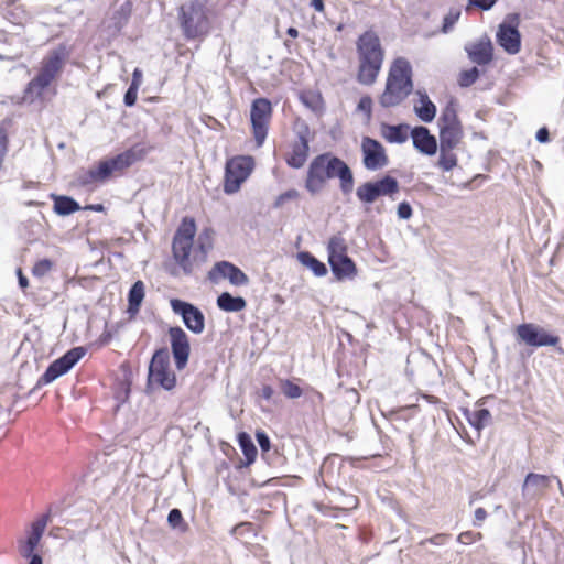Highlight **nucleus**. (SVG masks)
I'll return each mask as SVG.
<instances>
[{
    "label": "nucleus",
    "instance_id": "72a5a7b5",
    "mask_svg": "<svg viewBox=\"0 0 564 564\" xmlns=\"http://www.w3.org/2000/svg\"><path fill=\"white\" fill-rule=\"evenodd\" d=\"M48 522L47 516H42L31 523L30 532L28 535V541L33 543V545H39L42 535L46 529Z\"/></svg>",
    "mask_w": 564,
    "mask_h": 564
},
{
    "label": "nucleus",
    "instance_id": "4be33fe9",
    "mask_svg": "<svg viewBox=\"0 0 564 564\" xmlns=\"http://www.w3.org/2000/svg\"><path fill=\"white\" fill-rule=\"evenodd\" d=\"M466 51L470 61L478 65H487L494 58V46L489 39L471 44Z\"/></svg>",
    "mask_w": 564,
    "mask_h": 564
},
{
    "label": "nucleus",
    "instance_id": "37998d69",
    "mask_svg": "<svg viewBox=\"0 0 564 564\" xmlns=\"http://www.w3.org/2000/svg\"><path fill=\"white\" fill-rule=\"evenodd\" d=\"M36 547L37 545H33V543L28 541V539L19 541V553L25 558H31L34 555L33 552Z\"/></svg>",
    "mask_w": 564,
    "mask_h": 564
},
{
    "label": "nucleus",
    "instance_id": "603ef678",
    "mask_svg": "<svg viewBox=\"0 0 564 564\" xmlns=\"http://www.w3.org/2000/svg\"><path fill=\"white\" fill-rule=\"evenodd\" d=\"M448 539V534H445V533H438V534H435L434 536L430 538L427 541L431 543V544H435V545H442L445 543V541Z\"/></svg>",
    "mask_w": 564,
    "mask_h": 564
},
{
    "label": "nucleus",
    "instance_id": "a878e982",
    "mask_svg": "<svg viewBox=\"0 0 564 564\" xmlns=\"http://www.w3.org/2000/svg\"><path fill=\"white\" fill-rule=\"evenodd\" d=\"M217 305L225 312H240L246 308L247 302L241 296H232L230 293L224 292L217 297Z\"/></svg>",
    "mask_w": 564,
    "mask_h": 564
},
{
    "label": "nucleus",
    "instance_id": "2eb2a0df",
    "mask_svg": "<svg viewBox=\"0 0 564 564\" xmlns=\"http://www.w3.org/2000/svg\"><path fill=\"white\" fill-rule=\"evenodd\" d=\"M360 149L362 154V164L367 170L378 171L388 165L389 156L386 149L379 141L370 137H364L361 139Z\"/></svg>",
    "mask_w": 564,
    "mask_h": 564
},
{
    "label": "nucleus",
    "instance_id": "6e6552de",
    "mask_svg": "<svg viewBox=\"0 0 564 564\" xmlns=\"http://www.w3.org/2000/svg\"><path fill=\"white\" fill-rule=\"evenodd\" d=\"M254 169L256 160L252 155L238 154L227 159L223 182L224 193L232 195L239 192Z\"/></svg>",
    "mask_w": 564,
    "mask_h": 564
},
{
    "label": "nucleus",
    "instance_id": "393cba45",
    "mask_svg": "<svg viewBox=\"0 0 564 564\" xmlns=\"http://www.w3.org/2000/svg\"><path fill=\"white\" fill-rule=\"evenodd\" d=\"M456 148V145L440 144V156L437 161V166L442 171L449 172L457 166L458 159L454 152Z\"/></svg>",
    "mask_w": 564,
    "mask_h": 564
},
{
    "label": "nucleus",
    "instance_id": "a211bd4d",
    "mask_svg": "<svg viewBox=\"0 0 564 564\" xmlns=\"http://www.w3.org/2000/svg\"><path fill=\"white\" fill-rule=\"evenodd\" d=\"M209 275L212 280H216V275L227 279L236 286L245 285L249 281L248 276L238 267L227 261L217 262Z\"/></svg>",
    "mask_w": 564,
    "mask_h": 564
},
{
    "label": "nucleus",
    "instance_id": "5fc2aeb1",
    "mask_svg": "<svg viewBox=\"0 0 564 564\" xmlns=\"http://www.w3.org/2000/svg\"><path fill=\"white\" fill-rule=\"evenodd\" d=\"M274 394V390L271 386L269 384H264L261 390H260V395L264 399V400H271L272 397Z\"/></svg>",
    "mask_w": 564,
    "mask_h": 564
},
{
    "label": "nucleus",
    "instance_id": "4c0bfd02",
    "mask_svg": "<svg viewBox=\"0 0 564 564\" xmlns=\"http://www.w3.org/2000/svg\"><path fill=\"white\" fill-rule=\"evenodd\" d=\"M169 525L173 529L180 528L183 532L187 531L188 525L184 521L183 514L180 509H172L167 516Z\"/></svg>",
    "mask_w": 564,
    "mask_h": 564
},
{
    "label": "nucleus",
    "instance_id": "f3484780",
    "mask_svg": "<svg viewBox=\"0 0 564 564\" xmlns=\"http://www.w3.org/2000/svg\"><path fill=\"white\" fill-rule=\"evenodd\" d=\"M167 334L175 366L182 370L186 367L191 354L188 335L180 326L170 327Z\"/></svg>",
    "mask_w": 564,
    "mask_h": 564
},
{
    "label": "nucleus",
    "instance_id": "bb28decb",
    "mask_svg": "<svg viewBox=\"0 0 564 564\" xmlns=\"http://www.w3.org/2000/svg\"><path fill=\"white\" fill-rule=\"evenodd\" d=\"M419 105L414 106L417 117L424 122H432L436 115V106L426 94H420Z\"/></svg>",
    "mask_w": 564,
    "mask_h": 564
},
{
    "label": "nucleus",
    "instance_id": "49530a36",
    "mask_svg": "<svg viewBox=\"0 0 564 564\" xmlns=\"http://www.w3.org/2000/svg\"><path fill=\"white\" fill-rule=\"evenodd\" d=\"M258 444L263 452H269L271 447L270 438L264 432H257Z\"/></svg>",
    "mask_w": 564,
    "mask_h": 564
},
{
    "label": "nucleus",
    "instance_id": "9d476101",
    "mask_svg": "<svg viewBox=\"0 0 564 564\" xmlns=\"http://www.w3.org/2000/svg\"><path fill=\"white\" fill-rule=\"evenodd\" d=\"M440 144L458 147L464 138V127L458 117L457 104L449 100L437 120Z\"/></svg>",
    "mask_w": 564,
    "mask_h": 564
},
{
    "label": "nucleus",
    "instance_id": "79ce46f5",
    "mask_svg": "<svg viewBox=\"0 0 564 564\" xmlns=\"http://www.w3.org/2000/svg\"><path fill=\"white\" fill-rule=\"evenodd\" d=\"M482 539V534L480 532L474 531H464L457 536V541L462 544L468 545L480 541Z\"/></svg>",
    "mask_w": 564,
    "mask_h": 564
},
{
    "label": "nucleus",
    "instance_id": "6ab92c4d",
    "mask_svg": "<svg viewBox=\"0 0 564 564\" xmlns=\"http://www.w3.org/2000/svg\"><path fill=\"white\" fill-rule=\"evenodd\" d=\"M497 42L508 54H517L521 48L520 32L516 26L502 23L497 31Z\"/></svg>",
    "mask_w": 564,
    "mask_h": 564
},
{
    "label": "nucleus",
    "instance_id": "13d9d810",
    "mask_svg": "<svg viewBox=\"0 0 564 564\" xmlns=\"http://www.w3.org/2000/svg\"><path fill=\"white\" fill-rule=\"evenodd\" d=\"M85 210H93V212H104L105 210V207L102 204H93V205H87L84 207Z\"/></svg>",
    "mask_w": 564,
    "mask_h": 564
},
{
    "label": "nucleus",
    "instance_id": "c03bdc74",
    "mask_svg": "<svg viewBox=\"0 0 564 564\" xmlns=\"http://www.w3.org/2000/svg\"><path fill=\"white\" fill-rule=\"evenodd\" d=\"M372 99L370 96L366 95V96H362L360 99H359V102H358V110L365 112L367 116H371V112H372Z\"/></svg>",
    "mask_w": 564,
    "mask_h": 564
},
{
    "label": "nucleus",
    "instance_id": "58836bf2",
    "mask_svg": "<svg viewBox=\"0 0 564 564\" xmlns=\"http://www.w3.org/2000/svg\"><path fill=\"white\" fill-rule=\"evenodd\" d=\"M479 77V70L477 67H471L469 69L460 72L458 76V84L462 87L471 86Z\"/></svg>",
    "mask_w": 564,
    "mask_h": 564
},
{
    "label": "nucleus",
    "instance_id": "473e14b6",
    "mask_svg": "<svg viewBox=\"0 0 564 564\" xmlns=\"http://www.w3.org/2000/svg\"><path fill=\"white\" fill-rule=\"evenodd\" d=\"M239 446L246 457V464L250 465L256 460L257 457V448L251 440V437L242 432L238 436Z\"/></svg>",
    "mask_w": 564,
    "mask_h": 564
},
{
    "label": "nucleus",
    "instance_id": "a19ab883",
    "mask_svg": "<svg viewBox=\"0 0 564 564\" xmlns=\"http://www.w3.org/2000/svg\"><path fill=\"white\" fill-rule=\"evenodd\" d=\"M459 17H460V11L458 9H452L444 17L442 32L448 33L452 30V28L455 25V23L458 21Z\"/></svg>",
    "mask_w": 564,
    "mask_h": 564
},
{
    "label": "nucleus",
    "instance_id": "6e6d98bb",
    "mask_svg": "<svg viewBox=\"0 0 564 564\" xmlns=\"http://www.w3.org/2000/svg\"><path fill=\"white\" fill-rule=\"evenodd\" d=\"M18 279H19V285L21 286V289L24 290L29 286V281H28L26 276L23 274L21 269L18 270Z\"/></svg>",
    "mask_w": 564,
    "mask_h": 564
},
{
    "label": "nucleus",
    "instance_id": "dca6fc26",
    "mask_svg": "<svg viewBox=\"0 0 564 564\" xmlns=\"http://www.w3.org/2000/svg\"><path fill=\"white\" fill-rule=\"evenodd\" d=\"M170 304L173 312L182 316L185 326L191 332L194 334H202L204 332L205 316L198 307L178 299H172Z\"/></svg>",
    "mask_w": 564,
    "mask_h": 564
},
{
    "label": "nucleus",
    "instance_id": "ddd939ff",
    "mask_svg": "<svg viewBox=\"0 0 564 564\" xmlns=\"http://www.w3.org/2000/svg\"><path fill=\"white\" fill-rule=\"evenodd\" d=\"M399 188L398 181L390 175H386L378 181L361 184L358 186L356 195L361 203L371 204L380 196H392L399 192Z\"/></svg>",
    "mask_w": 564,
    "mask_h": 564
},
{
    "label": "nucleus",
    "instance_id": "a18cd8bd",
    "mask_svg": "<svg viewBox=\"0 0 564 564\" xmlns=\"http://www.w3.org/2000/svg\"><path fill=\"white\" fill-rule=\"evenodd\" d=\"M413 212L412 207L408 202H402L398 206V216L401 219H409L411 218Z\"/></svg>",
    "mask_w": 564,
    "mask_h": 564
},
{
    "label": "nucleus",
    "instance_id": "5701e85b",
    "mask_svg": "<svg viewBox=\"0 0 564 564\" xmlns=\"http://www.w3.org/2000/svg\"><path fill=\"white\" fill-rule=\"evenodd\" d=\"M334 275L338 280L351 278L356 274V265L354 261L347 256L338 257L328 261Z\"/></svg>",
    "mask_w": 564,
    "mask_h": 564
},
{
    "label": "nucleus",
    "instance_id": "f8f14e48",
    "mask_svg": "<svg viewBox=\"0 0 564 564\" xmlns=\"http://www.w3.org/2000/svg\"><path fill=\"white\" fill-rule=\"evenodd\" d=\"M514 334L518 343L520 344H524L530 347L551 346L556 348L560 352L563 351L558 346L561 338L536 324L522 323L516 327Z\"/></svg>",
    "mask_w": 564,
    "mask_h": 564
},
{
    "label": "nucleus",
    "instance_id": "09e8293b",
    "mask_svg": "<svg viewBox=\"0 0 564 564\" xmlns=\"http://www.w3.org/2000/svg\"><path fill=\"white\" fill-rule=\"evenodd\" d=\"M498 0H469L471 6H475L481 10L491 9Z\"/></svg>",
    "mask_w": 564,
    "mask_h": 564
},
{
    "label": "nucleus",
    "instance_id": "aec40b11",
    "mask_svg": "<svg viewBox=\"0 0 564 564\" xmlns=\"http://www.w3.org/2000/svg\"><path fill=\"white\" fill-rule=\"evenodd\" d=\"M308 153V140L305 135L300 134L291 144V149L285 155V162L290 167L301 169L306 163Z\"/></svg>",
    "mask_w": 564,
    "mask_h": 564
},
{
    "label": "nucleus",
    "instance_id": "412c9836",
    "mask_svg": "<svg viewBox=\"0 0 564 564\" xmlns=\"http://www.w3.org/2000/svg\"><path fill=\"white\" fill-rule=\"evenodd\" d=\"M411 137L413 140V145L420 152L426 155H433L437 151V142L436 138L432 135L427 128L425 127H415L411 131Z\"/></svg>",
    "mask_w": 564,
    "mask_h": 564
},
{
    "label": "nucleus",
    "instance_id": "cd10ccee",
    "mask_svg": "<svg viewBox=\"0 0 564 564\" xmlns=\"http://www.w3.org/2000/svg\"><path fill=\"white\" fill-rule=\"evenodd\" d=\"M144 299V283L139 280L130 289L128 295V312L137 314Z\"/></svg>",
    "mask_w": 564,
    "mask_h": 564
},
{
    "label": "nucleus",
    "instance_id": "b1692460",
    "mask_svg": "<svg viewBox=\"0 0 564 564\" xmlns=\"http://www.w3.org/2000/svg\"><path fill=\"white\" fill-rule=\"evenodd\" d=\"M53 209L57 215L66 216L80 209L79 204L69 196L52 194Z\"/></svg>",
    "mask_w": 564,
    "mask_h": 564
},
{
    "label": "nucleus",
    "instance_id": "9b49d317",
    "mask_svg": "<svg viewBox=\"0 0 564 564\" xmlns=\"http://www.w3.org/2000/svg\"><path fill=\"white\" fill-rule=\"evenodd\" d=\"M273 108L269 99L256 98L250 107L251 134L257 148L265 142L272 120Z\"/></svg>",
    "mask_w": 564,
    "mask_h": 564
},
{
    "label": "nucleus",
    "instance_id": "0eeeda50",
    "mask_svg": "<svg viewBox=\"0 0 564 564\" xmlns=\"http://www.w3.org/2000/svg\"><path fill=\"white\" fill-rule=\"evenodd\" d=\"M178 22L187 40L204 39L210 31L205 0H191L178 8Z\"/></svg>",
    "mask_w": 564,
    "mask_h": 564
},
{
    "label": "nucleus",
    "instance_id": "e433bc0d",
    "mask_svg": "<svg viewBox=\"0 0 564 564\" xmlns=\"http://www.w3.org/2000/svg\"><path fill=\"white\" fill-rule=\"evenodd\" d=\"M54 268V262L50 259L37 260L32 267V274L35 278H43Z\"/></svg>",
    "mask_w": 564,
    "mask_h": 564
},
{
    "label": "nucleus",
    "instance_id": "8fccbe9b",
    "mask_svg": "<svg viewBox=\"0 0 564 564\" xmlns=\"http://www.w3.org/2000/svg\"><path fill=\"white\" fill-rule=\"evenodd\" d=\"M487 516H488V513H487V511L484 508H481V507L477 508L475 510V521H474V524L475 525H480L481 522L486 520Z\"/></svg>",
    "mask_w": 564,
    "mask_h": 564
},
{
    "label": "nucleus",
    "instance_id": "f704fd0d",
    "mask_svg": "<svg viewBox=\"0 0 564 564\" xmlns=\"http://www.w3.org/2000/svg\"><path fill=\"white\" fill-rule=\"evenodd\" d=\"M491 420V414L488 409L481 408L471 412L468 416L469 424L476 430H482Z\"/></svg>",
    "mask_w": 564,
    "mask_h": 564
},
{
    "label": "nucleus",
    "instance_id": "7c9ffc66",
    "mask_svg": "<svg viewBox=\"0 0 564 564\" xmlns=\"http://www.w3.org/2000/svg\"><path fill=\"white\" fill-rule=\"evenodd\" d=\"M299 261L311 269L316 276H324L327 273L326 265L307 251L297 254Z\"/></svg>",
    "mask_w": 564,
    "mask_h": 564
},
{
    "label": "nucleus",
    "instance_id": "4468645a",
    "mask_svg": "<svg viewBox=\"0 0 564 564\" xmlns=\"http://www.w3.org/2000/svg\"><path fill=\"white\" fill-rule=\"evenodd\" d=\"M86 354L84 347H75L54 360L39 379V384H48L69 371Z\"/></svg>",
    "mask_w": 564,
    "mask_h": 564
},
{
    "label": "nucleus",
    "instance_id": "680f3d73",
    "mask_svg": "<svg viewBox=\"0 0 564 564\" xmlns=\"http://www.w3.org/2000/svg\"><path fill=\"white\" fill-rule=\"evenodd\" d=\"M408 409H417V405L413 404V405L408 406Z\"/></svg>",
    "mask_w": 564,
    "mask_h": 564
},
{
    "label": "nucleus",
    "instance_id": "4d7b16f0",
    "mask_svg": "<svg viewBox=\"0 0 564 564\" xmlns=\"http://www.w3.org/2000/svg\"><path fill=\"white\" fill-rule=\"evenodd\" d=\"M311 6L317 11L323 12L325 9L324 0H311Z\"/></svg>",
    "mask_w": 564,
    "mask_h": 564
},
{
    "label": "nucleus",
    "instance_id": "423d86ee",
    "mask_svg": "<svg viewBox=\"0 0 564 564\" xmlns=\"http://www.w3.org/2000/svg\"><path fill=\"white\" fill-rule=\"evenodd\" d=\"M412 67L404 57H397L392 61L383 91L378 97L382 108L389 109L401 105L412 93Z\"/></svg>",
    "mask_w": 564,
    "mask_h": 564
},
{
    "label": "nucleus",
    "instance_id": "f03ea898",
    "mask_svg": "<svg viewBox=\"0 0 564 564\" xmlns=\"http://www.w3.org/2000/svg\"><path fill=\"white\" fill-rule=\"evenodd\" d=\"M337 177L344 194L354 188V175L345 161L330 152L316 155L310 163L305 178V188L312 195L322 192L327 182Z\"/></svg>",
    "mask_w": 564,
    "mask_h": 564
},
{
    "label": "nucleus",
    "instance_id": "c9c22d12",
    "mask_svg": "<svg viewBox=\"0 0 564 564\" xmlns=\"http://www.w3.org/2000/svg\"><path fill=\"white\" fill-rule=\"evenodd\" d=\"M280 389L283 395L288 399H297L303 394V389L291 379H280Z\"/></svg>",
    "mask_w": 564,
    "mask_h": 564
},
{
    "label": "nucleus",
    "instance_id": "864d4df0",
    "mask_svg": "<svg viewBox=\"0 0 564 564\" xmlns=\"http://www.w3.org/2000/svg\"><path fill=\"white\" fill-rule=\"evenodd\" d=\"M536 140L541 143H545L550 140V133H549V130L547 128L543 127V128H540L536 132Z\"/></svg>",
    "mask_w": 564,
    "mask_h": 564
},
{
    "label": "nucleus",
    "instance_id": "bf43d9fd",
    "mask_svg": "<svg viewBox=\"0 0 564 564\" xmlns=\"http://www.w3.org/2000/svg\"><path fill=\"white\" fill-rule=\"evenodd\" d=\"M286 33H288V35H290V36H291V37H293V39H296V37L299 36V31H297V29H295V28H293V26L289 28V29H288V31H286Z\"/></svg>",
    "mask_w": 564,
    "mask_h": 564
},
{
    "label": "nucleus",
    "instance_id": "de8ad7c7",
    "mask_svg": "<svg viewBox=\"0 0 564 564\" xmlns=\"http://www.w3.org/2000/svg\"><path fill=\"white\" fill-rule=\"evenodd\" d=\"M138 88L135 87H129L128 90L124 94V104L128 107H132L138 98Z\"/></svg>",
    "mask_w": 564,
    "mask_h": 564
},
{
    "label": "nucleus",
    "instance_id": "39448f33",
    "mask_svg": "<svg viewBox=\"0 0 564 564\" xmlns=\"http://www.w3.org/2000/svg\"><path fill=\"white\" fill-rule=\"evenodd\" d=\"M153 147L144 143H135L126 151L98 162L96 167L90 169L80 178L82 185L102 183L115 175H122L134 163L142 161Z\"/></svg>",
    "mask_w": 564,
    "mask_h": 564
},
{
    "label": "nucleus",
    "instance_id": "3c124183",
    "mask_svg": "<svg viewBox=\"0 0 564 564\" xmlns=\"http://www.w3.org/2000/svg\"><path fill=\"white\" fill-rule=\"evenodd\" d=\"M142 82V72L139 68H135L132 74V82L130 87H135L139 89Z\"/></svg>",
    "mask_w": 564,
    "mask_h": 564
},
{
    "label": "nucleus",
    "instance_id": "f257e3e1",
    "mask_svg": "<svg viewBox=\"0 0 564 564\" xmlns=\"http://www.w3.org/2000/svg\"><path fill=\"white\" fill-rule=\"evenodd\" d=\"M196 230L193 217L182 219L172 240L171 274L189 275L207 262L208 253L214 247V231L210 228H205L195 242Z\"/></svg>",
    "mask_w": 564,
    "mask_h": 564
},
{
    "label": "nucleus",
    "instance_id": "c756f323",
    "mask_svg": "<svg viewBox=\"0 0 564 564\" xmlns=\"http://www.w3.org/2000/svg\"><path fill=\"white\" fill-rule=\"evenodd\" d=\"M328 261L348 254V246L345 238L338 234L330 237L327 246Z\"/></svg>",
    "mask_w": 564,
    "mask_h": 564
},
{
    "label": "nucleus",
    "instance_id": "1a4fd4ad",
    "mask_svg": "<svg viewBox=\"0 0 564 564\" xmlns=\"http://www.w3.org/2000/svg\"><path fill=\"white\" fill-rule=\"evenodd\" d=\"M176 383L177 379L170 366L167 348L156 349L149 365L147 389L161 388L171 391L176 387Z\"/></svg>",
    "mask_w": 564,
    "mask_h": 564
},
{
    "label": "nucleus",
    "instance_id": "20e7f679",
    "mask_svg": "<svg viewBox=\"0 0 564 564\" xmlns=\"http://www.w3.org/2000/svg\"><path fill=\"white\" fill-rule=\"evenodd\" d=\"M69 54V48L65 44H59L47 52L40 62L36 75L28 83L24 89L25 100L33 102L36 99L43 98L45 89L62 74Z\"/></svg>",
    "mask_w": 564,
    "mask_h": 564
},
{
    "label": "nucleus",
    "instance_id": "ea45409f",
    "mask_svg": "<svg viewBox=\"0 0 564 564\" xmlns=\"http://www.w3.org/2000/svg\"><path fill=\"white\" fill-rule=\"evenodd\" d=\"M300 198V193L299 191L294 189V188H291V189H288L285 191L284 193L280 194L274 203H273V206L274 208H281L283 207L290 200H296Z\"/></svg>",
    "mask_w": 564,
    "mask_h": 564
},
{
    "label": "nucleus",
    "instance_id": "c85d7f7f",
    "mask_svg": "<svg viewBox=\"0 0 564 564\" xmlns=\"http://www.w3.org/2000/svg\"><path fill=\"white\" fill-rule=\"evenodd\" d=\"M406 127L382 124L381 134L390 143H402L408 139Z\"/></svg>",
    "mask_w": 564,
    "mask_h": 564
},
{
    "label": "nucleus",
    "instance_id": "7ed1b4c3",
    "mask_svg": "<svg viewBox=\"0 0 564 564\" xmlns=\"http://www.w3.org/2000/svg\"><path fill=\"white\" fill-rule=\"evenodd\" d=\"M358 68L356 79L359 84L371 86L378 79L384 61V50L378 34L368 30L356 41Z\"/></svg>",
    "mask_w": 564,
    "mask_h": 564
},
{
    "label": "nucleus",
    "instance_id": "2f4dec72",
    "mask_svg": "<svg viewBox=\"0 0 564 564\" xmlns=\"http://www.w3.org/2000/svg\"><path fill=\"white\" fill-rule=\"evenodd\" d=\"M551 480L549 476L529 473L524 479L523 490L534 487L536 491L543 492L550 487Z\"/></svg>",
    "mask_w": 564,
    "mask_h": 564
},
{
    "label": "nucleus",
    "instance_id": "052dcab7",
    "mask_svg": "<svg viewBox=\"0 0 564 564\" xmlns=\"http://www.w3.org/2000/svg\"><path fill=\"white\" fill-rule=\"evenodd\" d=\"M29 564H43L42 557L39 554H34Z\"/></svg>",
    "mask_w": 564,
    "mask_h": 564
}]
</instances>
